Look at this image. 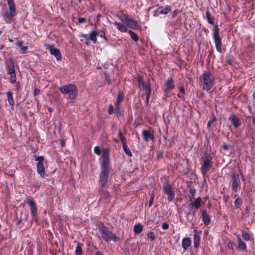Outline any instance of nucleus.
Segmentation results:
<instances>
[{"label": "nucleus", "mask_w": 255, "mask_h": 255, "mask_svg": "<svg viewBox=\"0 0 255 255\" xmlns=\"http://www.w3.org/2000/svg\"><path fill=\"white\" fill-rule=\"evenodd\" d=\"M190 212L188 213V214L189 215L191 214L192 215V216L194 217L196 214V211L193 210H192L191 211L190 210Z\"/></svg>", "instance_id": "obj_55"}, {"label": "nucleus", "mask_w": 255, "mask_h": 255, "mask_svg": "<svg viewBox=\"0 0 255 255\" xmlns=\"http://www.w3.org/2000/svg\"><path fill=\"white\" fill-rule=\"evenodd\" d=\"M75 253L76 255H82V245L79 243H78L76 248Z\"/></svg>", "instance_id": "obj_32"}, {"label": "nucleus", "mask_w": 255, "mask_h": 255, "mask_svg": "<svg viewBox=\"0 0 255 255\" xmlns=\"http://www.w3.org/2000/svg\"><path fill=\"white\" fill-rule=\"evenodd\" d=\"M204 204L201 197H198L195 200L192 201L189 204V207L191 208V211L193 209H199Z\"/></svg>", "instance_id": "obj_14"}, {"label": "nucleus", "mask_w": 255, "mask_h": 255, "mask_svg": "<svg viewBox=\"0 0 255 255\" xmlns=\"http://www.w3.org/2000/svg\"><path fill=\"white\" fill-rule=\"evenodd\" d=\"M202 163L200 168L202 174L205 176L212 167V157L209 155L206 154L202 157Z\"/></svg>", "instance_id": "obj_6"}, {"label": "nucleus", "mask_w": 255, "mask_h": 255, "mask_svg": "<svg viewBox=\"0 0 255 255\" xmlns=\"http://www.w3.org/2000/svg\"><path fill=\"white\" fill-rule=\"evenodd\" d=\"M94 152L96 154H97V155H100L101 154V148L99 146L97 145V146H96L95 147H94Z\"/></svg>", "instance_id": "obj_42"}, {"label": "nucleus", "mask_w": 255, "mask_h": 255, "mask_svg": "<svg viewBox=\"0 0 255 255\" xmlns=\"http://www.w3.org/2000/svg\"><path fill=\"white\" fill-rule=\"evenodd\" d=\"M142 135L145 141H148L149 140H153L154 138L153 131L151 128H149L148 130H143Z\"/></svg>", "instance_id": "obj_17"}, {"label": "nucleus", "mask_w": 255, "mask_h": 255, "mask_svg": "<svg viewBox=\"0 0 255 255\" xmlns=\"http://www.w3.org/2000/svg\"><path fill=\"white\" fill-rule=\"evenodd\" d=\"M117 16L119 17V18L124 23L126 24L128 22V16L125 15H118Z\"/></svg>", "instance_id": "obj_38"}, {"label": "nucleus", "mask_w": 255, "mask_h": 255, "mask_svg": "<svg viewBox=\"0 0 255 255\" xmlns=\"http://www.w3.org/2000/svg\"><path fill=\"white\" fill-rule=\"evenodd\" d=\"M143 227L141 223L135 224L133 226V231L135 234H139L143 230Z\"/></svg>", "instance_id": "obj_25"}, {"label": "nucleus", "mask_w": 255, "mask_h": 255, "mask_svg": "<svg viewBox=\"0 0 255 255\" xmlns=\"http://www.w3.org/2000/svg\"><path fill=\"white\" fill-rule=\"evenodd\" d=\"M60 92L63 94H67L68 98L74 100L78 96V90L76 86L73 84H68L60 87Z\"/></svg>", "instance_id": "obj_5"}, {"label": "nucleus", "mask_w": 255, "mask_h": 255, "mask_svg": "<svg viewBox=\"0 0 255 255\" xmlns=\"http://www.w3.org/2000/svg\"><path fill=\"white\" fill-rule=\"evenodd\" d=\"M8 6L9 11L6 10L4 12V15L9 20H11V18L13 17L16 14V7L14 2V0H6Z\"/></svg>", "instance_id": "obj_11"}, {"label": "nucleus", "mask_w": 255, "mask_h": 255, "mask_svg": "<svg viewBox=\"0 0 255 255\" xmlns=\"http://www.w3.org/2000/svg\"><path fill=\"white\" fill-rule=\"evenodd\" d=\"M202 213V220L204 225L207 226L210 224L211 218L207 212L206 209L201 210Z\"/></svg>", "instance_id": "obj_20"}, {"label": "nucleus", "mask_w": 255, "mask_h": 255, "mask_svg": "<svg viewBox=\"0 0 255 255\" xmlns=\"http://www.w3.org/2000/svg\"><path fill=\"white\" fill-rule=\"evenodd\" d=\"M99 32V36L101 37V38H103L105 39V40L107 42L108 41V39L106 37V35H105V32L103 30H101L99 31H98Z\"/></svg>", "instance_id": "obj_40"}, {"label": "nucleus", "mask_w": 255, "mask_h": 255, "mask_svg": "<svg viewBox=\"0 0 255 255\" xmlns=\"http://www.w3.org/2000/svg\"><path fill=\"white\" fill-rule=\"evenodd\" d=\"M242 238L245 241H249L250 239V235L247 232L243 231Z\"/></svg>", "instance_id": "obj_36"}, {"label": "nucleus", "mask_w": 255, "mask_h": 255, "mask_svg": "<svg viewBox=\"0 0 255 255\" xmlns=\"http://www.w3.org/2000/svg\"><path fill=\"white\" fill-rule=\"evenodd\" d=\"M80 37H83V38H85L86 40H90L89 36H88L87 34H82L80 35Z\"/></svg>", "instance_id": "obj_54"}, {"label": "nucleus", "mask_w": 255, "mask_h": 255, "mask_svg": "<svg viewBox=\"0 0 255 255\" xmlns=\"http://www.w3.org/2000/svg\"><path fill=\"white\" fill-rule=\"evenodd\" d=\"M28 49L27 46H22L20 49H21V53L22 54H24L26 53V50Z\"/></svg>", "instance_id": "obj_51"}, {"label": "nucleus", "mask_w": 255, "mask_h": 255, "mask_svg": "<svg viewBox=\"0 0 255 255\" xmlns=\"http://www.w3.org/2000/svg\"><path fill=\"white\" fill-rule=\"evenodd\" d=\"M200 80L203 84V89L209 91L215 84V77L209 70L204 71L200 77Z\"/></svg>", "instance_id": "obj_4"}, {"label": "nucleus", "mask_w": 255, "mask_h": 255, "mask_svg": "<svg viewBox=\"0 0 255 255\" xmlns=\"http://www.w3.org/2000/svg\"><path fill=\"white\" fill-rule=\"evenodd\" d=\"M40 93V90L38 89H35L33 92V95L34 96H36L39 95Z\"/></svg>", "instance_id": "obj_52"}, {"label": "nucleus", "mask_w": 255, "mask_h": 255, "mask_svg": "<svg viewBox=\"0 0 255 255\" xmlns=\"http://www.w3.org/2000/svg\"><path fill=\"white\" fill-rule=\"evenodd\" d=\"M123 150H124V152L129 157L132 156V153H131L129 148L127 145V144L123 145Z\"/></svg>", "instance_id": "obj_30"}, {"label": "nucleus", "mask_w": 255, "mask_h": 255, "mask_svg": "<svg viewBox=\"0 0 255 255\" xmlns=\"http://www.w3.org/2000/svg\"><path fill=\"white\" fill-rule=\"evenodd\" d=\"M216 117L213 114H212V115L210 117V120L209 121L213 123L216 121Z\"/></svg>", "instance_id": "obj_47"}, {"label": "nucleus", "mask_w": 255, "mask_h": 255, "mask_svg": "<svg viewBox=\"0 0 255 255\" xmlns=\"http://www.w3.org/2000/svg\"><path fill=\"white\" fill-rule=\"evenodd\" d=\"M231 178L232 180V189L234 192H237L238 190V186L240 185L241 183L239 175L235 171H233L232 172Z\"/></svg>", "instance_id": "obj_13"}, {"label": "nucleus", "mask_w": 255, "mask_h": 255, "mask_svg": "<svg viewBox=\"0 0 255 255\" xmlns=\"http://www.w3.org/2000/svg\"><path fill=\"white\" fill-rule=\"evenodd\" d=\"M238 244H239V248L242 250L243 251H246V244L242 240L240 236H238L237 237Z\"/></svg>", "instance_id": "obj_26"}, {"label": "nucleus", "mask_w": 255, "mask_h": 255, "mask_svg": "<svg viewBox=\"0 0 255 255\" xmlns=\"http://www.w3.org/2000/svg\"><path fill=\"white\" fill-rule=\"evenodd\" d=\"M8 74L15 73L14 64L12 61L8 65Z\"/></svg>", "instance_id": "obj_31"}, {"label": "nucleus", "mask_w": 255, "mask_h": 255, "mask_svg": "<svg viewBox=\"0 0 255 255\" xmlns=\"http://www.w3.org/2000/svg\"><path fill=\"white\" fill-rule=\"evenodd\" d=\"M179 91L180 93L177 94V96L179 98H182L183 99L184 98V95L185 94V90L183 87H180L179 88Z\"/></svg>", "instance_id": "obj_35"}, {"label": "nucleus", "mask_w": 255, "mask_h": 255, "mask_svg": "<svg viewBox=\"0 0 255 255\" xmlns=\"http://www.w3.org/2000/svg\"><path fill=\"white\" fill-rule=\"evenodd\" d=\"M162 190L167 195V200L171 202L174 199L175 194L172 186L168 181L164 182Z\"/></svg>", "instance_id": "obj_9"}, {"label": "nucleus", "mask_w": 255, "mask_h": 255, "mask_svg": "<svg viewBox=\"0 0 255 255\" xmlns=\"http://www.w3.org/2000/svg\"><path fill=\"white\" fill-rule=\"evenodd\" d=\"M252 97H253V99H254V100L255 101V91L253 92V95H252Z\"/></svg>", "instance_id": "obj_64"}, {"label": "nucleus", "mask_w": 255, "mask_h": 255, "mask_svg": "<svg viewBox=\"0 0 255 255\" xmlns=\"http://www.w3.org/2000/svg\"><path fill=\"white\" fill-rule=\"evenodd\" d=\"M19 88H20L19 83L17 82V84H16V89H17V90H18L19 89Z\"/></svg>", "instance_id": "obj_63"}, {"label": "nucleus", "mask_w": 255, "mask_h": 255, "mask_svg": "<svg viewBox=\"0 0 255 255\" xmlns=\"http://www.w3.org/2000/svg\"><path fill=\"white\" fill-rule=\"evenodd\" d=\"M189 192L192 196H194L196 192V190L194 188H191L190 189Z\"/></svg>", "instance_id": "obj_49"}, {"label": "nucleus", "mask_w": 255, "mask_h": 255, "mask_svg": "<svg viewBox=\"0 0 255 255\" xmlns=\"http://www.w3.org/2000/svg\"><path fill=\"white\" fill-rule=\"evenodd\" d=\"M6 95L9 105L13 106L14 104V101L13 98V93L10 91H8L6 93Z\"/></svg>", "instance_id": "obj_28"}, {"label": "nucleus", "mask_w": 255, "mask_h": 255, "mask_svg": "<svg viewBox=\"0 0 255 255\" xmlns=\"http://www.w3.org/2000/svg\"><path fill=\"white\" fill-rule=\"evenodd\" d=\"M9 74L10 75V82L12 84L16 82V77L15 73Z\"/></svg>", "instance_id": "obj_41"}, {"label": "nucleus", "mask_w": 255, "mask_h": 255, "mask_svg": "<svg viewBox=\"0 0 255 255\" xmlns=\"http://www.w3.org/2000/svg\"><path fill=\"white\" fill-rule=\"evenodd\" d=\"M137 82L139 87L142 86L145 83L144 82L143 78L141 76H137Z\"/></svg>", "instance_id": "obj_37"}, {"label": "nucleus", "mask_w": 255, "mask_h": 255, "mask_svg": "<svg viewBox=\"0 0 255 255\" xmlns=\"http://www.w3.org/2000/svg\"><path fill=\"white\" fill-rule=\"evenodd\" d=\"M34 157L35 160L38 161L36 165V169L38 174H39L42 178H44L46 174L44 166V157L42 156H37L34 155Z\"/></svg>", "instance_id": "obj_8"}, {"label": "nucleus", "mask_w": 255, "mask_h": 255, "mask_svg": "<svg viewBox=\"0 0 255 255\" xmlns=\"http://www.w3.org/2000/svg\"><path fill=\"white\" fill-rule=\"evenodd\" d=\"M161 8H159V7L158 8H157L156 9L154 10L153 12V15L154 16V17H156V16H158L159 15V14H160V12H159V10Z\"/></svg>", "instance_id": "obj_45"}, {"label": "nucleus", "mask_w": 255, "mask_h": 255, "mask_svg": "<svg viewBox=\"0 0 255 255\" xmlns=\"http://www.w3.org/2000/svg\"><path fill=\"white\" fill-rule=\"evenodd\" d=\"M154 198V194L153 192H152L150 194V197L149 203H148V206L149 207H150L152 206V204H153Z\"/></svg>", "instance_id": "obj_43"}, {"label": "nucleus", "mask_w": 255, "mask_h": 255, "mask_svg": "<svg viewBox=\"0 0 255 255\" xmlns=\"http://www.w3.org/2000/svg\"><path fill=\"white\" fill-rule=\"evenodd\" d=\"M165 88L163 89L164 95L162 99L164 100H166L169 97V94L171 91L174 88V82L172 77H169L167 79L164 83Z\"/></svg>", "instance_id": "obj_7"}, {"label": "nucleus", "mask_w": 255, "mask_h": 255, "mask_svg": "<svg viewBox=\"0 0 255 255\" xmlns=\"http://www.w3.org/2000/svg\"><path fill=\"white\" fill-rule=\"evenodd\" d=\"M119 136L120 139H121L122 138V137L124 136V135L121 130H120L119 131Z\"/></svg>", "instance_id": "obj_57"}, {"label": "nucleus", "mask_w": 255, "mask_h": 255, "mask_svg": "<svg viewBox=\"0 0 255 255\" xmlns=\"http://www.w3.org/2000/svg\"><path fill=\"white\" fill-rule=\"evenodd\" d=\"M108 112H114V107L112 105H110Z\"/></svg>", "instance_id": "obj_56"}, {"label": "nucleus", "mask_w": 255, "mask_h": 255, "mask_svg": "<svg viewBox=\"0 0 255 255\" xmlns=\"http://www.w3.org/2000/svg\"><path fill=\"white\" fill-rule=\"evenodd\" d=\"M242 204V200L240 197H238L235 201L234 206L236 209L240 207Z\"/></svg>", "instance_id": "obj_33"}, {"label": "nucleus", "mask_w": 255, "mask_h": 255, "mask_svg": "<svg viewBox=\"0 0 255 255\" xmlns=\"http://www.w3.org/2000/svg\"><path fill=\"white\" fill-rule=\"evenodd\" d=\"M222 147L223 149H225V150H227L229 149V146L226 144H224L223 146H222Z\"/></svg>", "instance_id": "obj_58"}, {"label": "nucleus", "mask_w": 255, "mask_h": 255, "mask_svg": "<svg viewBox=\"0 0 255 255\" xmlns=\"http://www.w3.org/2000/svg\"><path fill=\"white\" fill-rule=\"evenodd\" d=\"M23 221L21 219V218H20L18 221L17 222V224H21V223H22Z\"/></svg>", "instance_id": "obj_60"}, {"label": "nucleus", "mask_w": 255, "mask_h": 255, "mask_svg": "<svg viewBox=\"0 0 255 255\" xmlns=\"http://www.w3.org/2000/svg\"><path fill=\"white\" fill-rule=\"evenodd\" d=\"M98 227L101 234V237L105 241L109 242L112 241L118 242L120 241L119 237L111 232L107 227L104 225L103 222H99Z\"/></svg>", "instance_id": "obj_3"}, {"label": "nucleus", "mask_w": 255, "mask_h": 255, "mask_svg": "<svg viewBox=\"0 0 255 255\" xmlns=\"http://www.w3.org/2000/svg\"><path fill=\"white\" fill-rule=\"evenodd\" d=\"M201 234V231L197 230H194V247L195 249H197L200 245Z\"/></svg>", "instance_id": "obj_19"}, {"label": "nucleus", "mask_w": 255, "mask_h": 255, "mask_svg": "<svg viewBox=\"0 0 255 255\" xmlns=\"http://www.w3.org/2000/svg\"><path fill=\"white\" fill-rule=\"evenodd\" d=\"M125 98L124 93L121 89L119 90L118 93L116 102L115 103V109L116 112H119L120 110V104L124 101Z\"/></svg>", "instance_id": "obj_16"}, {"label": "nucleus", "mask_w": 255, "mask_h": 255, "mask_svg": "<svg viewBox=\"0 0 255 255\" xmlns=\"http://www.w3.org/2000/svg\"><path fill=\"white\" fill-rule=\"evenodd\" d=\"M141 87L145 92L146 102L148 103L151 92L150 81L148 80L147 82H145Z\"/></svg>", "instance_id": "obj_15"}, {"label": "nucleus", "mask_w": 255, "mask_h": 255, "mask_svg": "<svg viewBox=\"0 0 255 255\" xmlns=\"http://www.w3.org/2000/svg\"><path fill=\"white\" fill-rule=\"evenodd\" d=\"M126 24L131 28L135 29L138 26V22L136 20L132 18H128Z\"/></svg>", "instance_id": "obj_23"}, {"label": "nucleus", "mask_w": 255, "mask_h": 255, "mask_svg": "<svg viewBox=\"0 0 255 255\" xmlns=\"http://www.w3.org/2000/svg\"><path fill=\"white\" fill-rule=\"evenodd\" d=\"M96 255H103V254L100 251H98L96 252Z\"/></svg>", "instance_id": "obj_62"}, {"label": "nucleus", "mask_w": 255, "mask_h": 255, "mask_svg": "<svg viewBox=\"0 0 255 255\" xmlns=\"http://www.w3.org/2000/svg\"><path fill=\"white\" fill-rule=\"evenodd\" d=\"M241 178L242 180L243 181H245V178L244 176L243 175V174L242 173H241Z\"/></svg>", "instance_id": "obj_61"}, {"label": "nucleus", "mask_w": 255, "mask_h": 255, "mask_svg": "<svg viewBox=\"0 0 255 255\" xmlns=\"http://www.w3.org/2000/svg\"><path fill=\"white\" fill-rule=\"evenodd\" d=\"M110 151L108 148H105L103 152V155L100 157L101 162V173L99 176V192L103 193H107L108 192L104 188L107 187L110 174Z\"/></svg>", "instance_id": "obj_1"}, {"label": "nucleus", "mask_w": 255, "mask_h": 255, "mask_svg": "<svg viewBox=\"0 0 255 255\" xmlns=\"http://www.w3.org/2000/svg\"><path fill=\"white\" fill-rule=\"evenodd\" d=\"M229 120L235 128H239L241 125V119L235 115H231L229 118Z\"/></svg>", "instance_id": "obj_18"}, {"label": "nucleus", "mask_w": 255, "mask_h": 255, "mask_svg": "<svg viewBox=\"0 0 255 255\" xmlns=\"http://www.w3.org/2000/svg\"><path fill=\"white\" fill-rule=\"evenodd\" d=\"M23 40H20V41H18L16 42L15 43V45L19 47V48H21L23 46Z\"/></svg>", "instance_id": "obj_46"}, {"label": "nucleus", "mask_w": 255, "mask_h": 255, "mask_svg": "<svg viewBox=\"0 0 255 255\" xmlns=\"http://www.w3.org/2000/svg\"><path fill=\"white\" fill-rule=\"evenodd\" d=\"M191 240L189 238H184L182 241V246L184 251H186L191 246Z\"/></svg>", "instance_id": "obj_21"}, {"label": "nucleus", "mask_w": 255, "mask_h": 255, "mask_svg": "<svg viewBox=\"0 0 255 255\" xmlns=\"http://www.w3.org/2000/svg\"><path fill=\"white\" fill-rule=\"evenodd\" d=\"M128 32L131 38L133 40H134L135 42H137L138 41V36L134 31L129 30L128 31Z\"/></svg>", "instance_id": "obj_29"}, {"label": "nucleus", "mask_w": 255, "mask_h": 255, "mask_svg": "<svg viewBox=\"0 0 255 255\" xmlns=\"http://www.w3.org/2000/svg\"><path fill=\"white\" fill-rule=\"evenodd\" d=\"M206 18L209 24L214 25L213 30V39L215 43L216 50L218 52L221 53L222 52V40L220 36V30L217 23L215 24V18L212 15L211 13L208 9H207L206 11Z\"/></svg>", "instance_id": "obj_2"}, {"label": "nucleus", "mask_w": 255, "mask_h": 255, "mask_svg": "<svg viewBox=\"0 0 255 255\" xmlns=\"http://www.w3.org/2000/svg\"><path fill=\"white\" fill-rule=\"evenodd\" d=\"M147 237L148 239H150L151 241H153L156 239V236L152 232H150L147 234Z\"/></svg>", "instance_id": "obj_39"}, {"label": "nucleus", "mask_w": 255, "mask_h": 255, "mask_svg": "<svg viewBox=\"0 0 255 255\" xmlns=\"http://www.w3.org/2000/svg\"><path fill=\"white\" fill-rule=\"evenodd\" d=\"M180 12V11L178 9H175L173 11L172 13V17H174L176 16H177L179 13Z\"/></svg>", "instance_id": "obj_50"}, {"label": "nucleus", "mask_w": 255, "mask_h": 255, "mask_svg": "<svg viewBox=\"0 0 255 255\" xmlns=\"http://www.w3.org/2000/svg\"><path fill=\"white\" fill-rule=\"evenodd\" d=\"M99 32L95 29L92 30L89 35L90 40H91L94 43L97 42V37L99 35Z\"/></svg>", "instance_id": "obj_24"}, {"label": "nucleus", "mask_w": 255, "mask_h": 255, "mask_svg": "<svg viewBox=\"0 0 255 255\" xmlns=\"http://www.w3.org/2000/svg\"><path fill=\"white\" fill-rule=\"evenodd\" d=\"M168 228H169V224L167 223L164 222L163 223V224L162 225V228L163 230H167L168 229Z\"/></svg>", "instance_id": "obj_48"}, {"label": "nucleus", "mask_w": 255, "mask_h": 255, "mask_svg": "<svg viewBox=\"0 0 255 255\" xmlns=\"http://www.w3.org/2000/svg\"><path fill=\"white\" fill-rule=\"evenodd\" d=\"M113 24L117 27V29L122 32H126L128 31V28L126 26L122 23L116 21Z\"/></svg>", "instance_id": "obj_22"}, {"label": "nucleus", "mask_w": 255, "mask_h": 255, "mask_svg": "<svg viewBox=\"0 0 255 255\" xmlns=\"http://www.w3.org/2000/svg\"><path fill=\"white\" fill-rule=\"evenodd\" d=\"M20 218L23 221H27L28 218V213L27 211L25 210L23 212H21V216Z\"/></svg>", "instance_id": "obj_34"}, {"label": "nucleus", "mask_w": 255, "mask_h": 255, "mask_svg": "<svg viewBox=\"0 0 255 255\" xmlns=\"http://www.w3.org/2000/svg\"><path fill=\"white\" fill-rule=\"evenodd\" d=\"M87 22V19L84 17H79L78 18V22L76 23L77 24L80 23H83Z\"/></svg>", "instance_id": "obj_44"}, {"label": "nucleus", "mask_w": 255, "mask_h": 255, "mask_svg": "<svg viewBox=\"0 0 255 255\" xmlns=\"http://www.w3.org/2000/svg\"><path fill=\"white\" fill-rule=\"evenodd\" d=\"M44 47L46 49L48 50L51 55H54L57 60H61L62 56L61 53L58 49L55 47L54 45H50L49 44H45Z\"/></svg>", "instance_id": "obj_12"}, {"label": "nucleus", "mask_w": 255, "mask_h": 255, "mask_svg": "<svg viewBox=\"0 0 255 255\" xmlns=\"http://www.w3.org/2000/svg\"><path fill=\"white\" fill-rule=\"evenodd\" d=\"M25 203L29 206L31 216L33 220H37V207L33 199L29 197L25 200Z\"/></svg>", "instance_id": "obj_10"}, {"label": "nucleus", "mask_w": 255, "mask_h": 255, "mask_svg": "<svg viewBox=\"0 0 255 255\" xmlns=\"http://www.w3.org/2000/svg\"><path fill=\"white\" fill-rule=\"evenodd\" d=\"M159 8H161L159 10L160 14H167L168 12L171 10V7L169 5H167L164 8L162 6L159 7Z\"/></svg>", "instance_id": "obj_27"}, {"label": "nucleus", "mask_w": 255, "mask_h": 255, "mask_svg": "<svg viewBox=\"0 0 255 255\" xmlns=\"http://www.w3.org/2000/svg\"><path fill=\"white\" fill-rule=\"evenodd\" d=\"M60 143L62 147H64L65 145V142L63 140H60Z\"/></svg>", "instance_id": "obj_59"}, {"label": "nucleus", "mask_w": 255, "mask_h": 255, "mask_svg": "<svg viewBox=\"0 0 255 255\" xmlns=\"http://www.w3.org/2000/svg\"><path fill=\"white\" fill-rule=\"evenodd\" d=\"M120 139L122 141L123 145L127 144L126 138L124 136L123 137H122V138Z\"/></svg>", "instance_id": "obj_53"}]
</instances>
